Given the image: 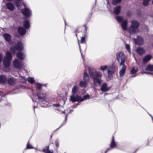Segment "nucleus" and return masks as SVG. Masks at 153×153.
I'll list each match as a JSON object with an SVG mask.
<instances>
[{
  "instance_id": "nucleus-1",
  "label": "nucleus",
  "mask_w": 153,
  "mask_h": 153,
  "mask_svg": "<svg viewBox=\"0 0 153 153\" xmlns=\"http://www.w3.org/2000/svg\"><path fill=\"white\" fill-rule=\"evenodd\" d=\"M89 74L93 79L94 84L96 85H100L102 82L101 78L102 76L101 73L95 70H89Z\"/></svg>"
},
{
  "instance_id": "nucleus-2",
  "label": "nucleus",
  "mask_w": 153,
  "mask_h": 153,
  "mask_svg": "<svg viewBox=\"0 0 153 153\" xmlns=\"http://www.w3.org/2000/svg\"><path fill=\"white\" fill-rule=\"evenodd\" d=\"M116 58L120 65H124L126 57L125 55L123 52H120L117 53Z\"/></svg>"
},
{
  "instance_id": "nucleus-3",
  "label": "nucleus",
  "mask_w": 153,
  "mask_h": 153,
  "mask_svg": "<svg viewBox=\"0 0 153 153\" xmlns=\"http://www.w3.org/2000/svg\"><path fill=\"white\" fill-rule=\"evenodd\" d=\"M131 24L130 25L129 33L131 34H134L137 32V29L139 26V24L137 21H132L131 22Z\"/></svg>"
},
{
  "instance_id": "nucleus-4",
  "label": "nucleus",
  "mask_w": 153,
  "mask_h": 153,
  "mask_svg": "<svg viewBox=\"0 0 153 153\" xmlns=\"http://www.w3.org/2000/svg\"><path fill=\"white\" fill-rule=\"evenodd\" d=\"M6 57L4 58L3 61L5 67H9L10 65L12 59V55L10 53L8 52L6 53Z\"/></svg>"
},
{
  "instance_id": "nucleus-5",
  "label": "nucleus",
  "mask_w": 153,
  "mask_h": 153,
  "mask_svg": "<svg viewBox=\"0 0 153 153\" xmlns=\"http://www.w3.org/2000/svg\"><path fill=\"white\" fill-rule=\"evenodd\" d=\"M22 3L25 7V8L22 10V13L26 17H29L31 15V10L29 9L26 7V4L24 2H22Z\"/></svg>"
},
{
  "instance_id": "nucleus-6",
  "label": "nucleus",
  "mask_w": 153,
  "mask_h": 153,
  "mask_svg": "<svg viewBox=\"0 0 153 153\" xmlns=\"http://www.w3.org/2000/svg\"><path fill=\"white\" fill-rule=\"evenodd\" d=\"M23 49V45L22 43L20 42H18L17 45H16L15 47H12L10 48L11 51L14 53H15L16 50L21 51Z\"/></svg>"
},
{
  "instance_id": "nucleus-7",
  "label": "nucleus",
  "mask_w": 153,
  "mask_h": 153,
  "mask_svg": "<svg viewBox=\"0 0 153 153\" xmlns=\"http://www.w3.org/2000/svg\"><path fill=\"white\" fill-rule=\"evenodd\" d=\"M70 100L72 102H80L82 101V100H81V97L78 95H75V94H72L70 96Z\"/></svg>"
},
{
  "instance_id": "nucleus-8",
  "label": "nucleus",
  "mask_w": 153,
  "mask_h": 153,
  "mask_svg": "<svg viewBox=\"0 0 153 153\" xmlns=\"http://www.w3.org/2000/svg\"><path fill=\"white\" fill-rule=\"evenodd\" d=\"M13 65L15 68L18 69L22 68L23 65L22 62L19 61L17 59H15L13 61Z\"/></svg>"
},
{
  "instance_id": "nucleus-9",
  "label": "nucleus",
  "mask_w": 153,
  "mask_h": 153,
  "mask_svg": "<svg viewBox=\"0 0 153 153\" xmlns=\"http://www.w3.org/2000/svg\"><path fill=\"white\" fill-rule=\"evenodd\" d=\"M134 40L136 44L139 45H142L143 43V39L140 37H137V39H134Z\"/></svg>"
},
{
  "instance_id": "nucleus-10",
  "label": "nucleus",
  "mask_w": 153,
  "mask_h": 153,
  "mask_svg": "<svg viewBox=\"0 0 153 153\" xmlns=\"http://www.w3.org/2000/svg\"><path fill=\"white\" fill-rule=\"evenodd\" d=\"M37 94L39 98L43 99L45 100L47 99L45 97V92H41L39 93L37 92Z\"/></svg>"
},
{
  "instance_id": "nucleus-11",
  "label": "nucleus",
  "mask_w": 153,
  "mask_h": 153,
  "mask_svg": "<svg viewBox=\"0 0 153 153\" xmlns=\"http://www.w3.org/2000/svg\"><path fill=\"white\" fill-rule=\"evenodd\" d=\"M110 89V88L108 87L107 83H105L102 84L101 90L103 92H105L108 91Z\"/></svg>"
},
{
  "instance_id": "nucleus-12",
  "label": "nucleus",
  "mask_w": 153,
  "mask_h": 153,
  "mask_svg": "<svg viewBox=\"0 0 153 153\" xmlns=\"http://www.w3.org/2000/svg\"><path fill=\"white\" fill-rule=\"evenodd\" d=\"M114 72V68L113 67H110L108 69V77L111 76Z\"/></svg>"
},
{
  "instance_id": "nucleus-13",
  "label": "nucleus",
  "mask_w": 153,
  "mask_h": 153,
  "mask_svg": "<svg viewBox=\"0 0 153 153\" xmlns=\"http://www.w3.org/2000/svg\"><path fill=\"white\" fill-rule=\"evenodd\" d=\"M16 56L18 59L21 60L24 59L25 58V55L21 52H19L17 53L16 54Z\"/></svg>"
},
{
  "instance_id": "nucleus-14",
  "label": "nucleus",
  "mask_w": 153,
  "mask_h": 153,
  "mask_svg": "<svg viewBox=\"0 0 153 153\" xmlns=\"http://www.w3.org/2000/svg\"><path fill=\"white\" fill-rule=\"evenodd\" d=\"M122 65V68L120 71V75L121 77L123 76L124 74L126 68V67L125 65Z\"/></svg>"
},
{
  "instance_id": "nucleus-15",
  "label": "nucleus",
  "mask_w": 153,
  "mask_h": 153,
  "mask_svg": "<svg viewBox=\"0 0 153 153\" xmlns=\"http://www.w3.org/2000/svg\"><path fill=\"white\" fill-rule=\"evenodd\" d=\"M18 32L21 35H23L25 33L26 30L23 27H20L18 28Z\"/></svg>"
},
{
  "instance_id": "nucleus-16",
  "label": "nucleus",
  "mask_w": 153,
  "mask_h": 153,
  "mask_svg": "<svg viewBox=\"0 0 153 153\" xmlns=\"http://www.w3.org/2000/svg\"><path fill=\"white\" fill-rule=\"evenodd\" d=\"M117 146L116 143L115 142L114 137L113 136L112 138V140L110 146L111 149H113Z\"/></svg>"
},
{
  "instance_id": "nucleus-17",
  "label": "nucleus",
  "mask_w": 153,
  "mask_h": 153,
  "mask_svg": "<svg viewBox=\"0 0 153 153\" xmlns=\"http://www.w3.org/2000/svg\"><path fill=\"white\" fill-rule=\"evenodd\" d=\"M7 8L10 10H13L14 9V7L13 4L11 3H8L6 4Z\"/></svg>"
},
{
  "instance_id": "nucleus-18",
  "label": "nucleus",
  "mask_w": 153,
  "mask_h": 153,
  "mask_svg": "<svg viewBox=\"0 0 153 153\" xmlns=\"http://www.w3.org/2000/svg\"><path fill=\"white\" fill-rule=\"evenodd\" d=\"M137 53L140 55L143 54L145 52L144 49L142 48L139 47L137 49Z\"/></svg>"
},
{
  "instance_id": "nucleus-19",
  "label": "nucleus",
  "mask_w": 153,
  "mask_h": 153,
  "mask_svg": "<svg viewBox=\"0 0 153 153\" xmlns=\"http://www.w3.org/2000/svg\"><path fill=\"white\" fill-rule=\"evenodd\" d=\"M128 22L126 21H123L121 24V27L123 30H125L127 28Z\"/></svg>"
},
{
  "instance_id": "nucleus-20",
  "label": "nucleus",
  "mask_w": 153,
  "mask_h": 153,
  "mask_svg": "<svg viewBox=\"0 0 153 153\" xmlns=\"http://www.w3.org/2000/svg\"><path fill=\"white\" fill-rule=\"evenodd\" d=\"M4 37L6 41L8 42L10 41L11 38V36L10 34L7 33H5L4 35Z\"/></svg>"
},
{
  "instance_id": "nucleus-21",
  "label": "nucleus",
  "mask_w": 153,
  "mask_h": 153,
  "mask_svg": "<svg viewBox=\"0 0 153 153\" xmlns=\"http://www.w3.org/2000/svg\"><path fill=\"white\" fill-rule=\"evenodd\" d=\"M88 81H87L84 80V81H81L79 82V85L82 87H86L87 85V83Z\"/></svg>"
},
{
  "instance_id": "nucleus-22",
  "label": "nucleus",
  "mask_w": 153,
  "mask_h": 153,
  "mask_svg": "<svg viewBox=\"0 0 153 153\" xmlns=\"http://www.w3.org/2000/svg\"><path fill=\"white\" fill-rule=\"evenodd\" d=\"M120 6H119L115 7L114 8V13L116 15H117L119 14L120 12Z\"/></svg>"
},
{
  "instance_id": "nucleus-23",
  "label": "nucleus",
  "mask_w": 153,
  "mask_h": 153,
  "mask_svg": "<svg viewBox=\"0 0 153 153\" xmlns=\"http://www.w3.org/2000/svg\"><path fill=\"white\" fill-rule=\"evenodd\" d=\"M42 151L45 153H53V151H51L49 150V146H46V148L43 149Z\"/></svg>"
},
{
  "instance_id": "nucleus-24",
  "label": "nucleus",
  "mask_w": 153,
  "mask_h": 153,
  "mask_svg": "<svg viewBox=\"0 0 153 153\" xmlns=\"http://www.w3.org/2000/svg\"><path fill=\"white\" fill-rule=\"evenodd\" d=\"M152 58V56L150 55L146 56L143 59V62L145 63L149 61Z\"/></svg>"
},
{
  "instance_id": "nucleus-25",
  "label": "nucleus",
  "mask_w": 153,
  "mask_h": 153,
  "mask_svg": "<svg viewBox=\"0 0 153 153\" xmlns=\"http://www.w3.org/2000/svg\"><path fill=\"white\" fill-rule=\"evenodd\" d=\"M6 78L4 75L0 76V83H4L6 82Z\"/></svg>"
},
{
  "instance_id": "nucleus-26",
  "label": "nucleus",
  "mask_w": 153,
  "mask_h": 153,
  "mask_svg": "<svg viewBox=\"0 0 153 153\" xmlns=\"http://www.w3.org/2000/svg\"><path fill=\"white\" fill-rule=\"evenodd\" d=\"M138 68L136 67H134L132 68L130 72L131 74H133L136 73L138 71Z\"/></svg>"
},
{
  "instance_id": "nucleus-27",
  "label": "nucleus",
  "mask_w": 153,
  "mask_h": 153,
  "mask_svg": "<svg viewBox=\"0 0 153 153\" xmlns=\"http://www.w3.org/2000/svg\"><path fill=\"white\" fill-rule=\"evenodd\" d=\"M24 26L26 29H28L30 27V24L29 22L27 21H24Z\"/></svg>"
},
{
  "instance_id": "nucleus-28",
  "label": "nucleus",
  "mask_w": 153,
  "mask_h": 153,
  "mask_svg": "<svg viewBox=\"0 0 153 153\" xmlns=\"http://www.w3.org/2000/svg\"><path fill=\"white\" fill-rule=\"evenodd\" d=\"M83 78L84 80L89 81V77L87 72H85L84 74Z\"/></svg>"
},
{
  "instance_id": "nucleus-29",
  "label": "nucleus",
  "mask_w": 153,
  "mask_h": 153,
  "mask_svg": "<svg viewBox=\"0 0 153 153\" xmlns=\"http://www.w3.org/2000/svg\"><path fill=\"white\" fill-rule=\"evenodd\" d=\"M28 81L30 83L33 84L35 82V80L33 77H28L27 79Z\"/></svg>"
},
{
  "instance_id": "nucleus-30",
  "label": "nucleus",
  "mask_w": 153,
  "mask_h": 153,
  "mask_svg": "<svg viewBox=\"0 0 153 153\" xmlns=\"http://www.w3.org/2000/svg\"><path fill=\"white\" fill-rule=\"evenodd\" d=\"M145 70L148 71H153V65H148L146 67Z\"/></svg>"
},
{
  "instance_id": "nucleus-31",
  "label": "nucleus",
  "mask_w": 153,
  "mask_h": 153,
  "mask_svg": "<svg viewBox=\"0 0 153 153\" xmlns=\"http://www.w3.org/2000/svg\"><path fill=\"white\" fill-rule=\"evenodd\" d=\"M78 88V87L76 85L73 86L72 89V94H75L76 93Z\"/></svg>"
},
{
  "instance_id": "nucleus-32",
  "label": "nucleus",
  "mask_w": 153,
  "mask_h": 153,
  "mask_svg": "<svg viewBox=\"0 0 153 153\" xmlns=\"http://www.w3.org/2000/svg\"><path fill=\"white\" fill-rule=\"evenodd\" d=\"M8 82L10 85H12L15 82L14 79L13 78H10L8 79Z\"/></svg>"
},
{
  "instance_id": "nucleus-33",
  "label": "nucleus",
  "mask_w": 153,
  "mask_h": 153,
  "mask_svg": "<svg viewBox=\"0 0 153 153\" xmlns=\"http://www.w3.org/2000/svg\"><path fill=\"white\" fill-rule=\"evenodd\" d=\"M108 67L107 65H102L100 67V69L101 71H104L107 69Z\"/></svg>"
},
{
  "instance_id": "nucleus-34",
  "label": "nucleus",
  "mask_w": 153,
  "mask_h": 153,
  "mask_svg": "<svg viewBox=\"0 0 153 153\" xmlns=\"http://www.w3.org/2000/svg\"><path fill=\"white\" fill-rule=\"evenodd\" d=\"M20 80V81L23 83H25L26 82V79L25 78L22 76H20L19 77Z\"/></svg>"
},
{
  "instance_id": "nucleus-35",
  "label": "nucleus",
  "mask_w": 153,
  "mask_h": 153,
  "mask_svg": "<svg viewBox=\"0 0 153 153\" xmlns=\"http://www.w3.org/2000/svg\"><path fill=\"white\" fill-rule=\"evenodd\" d=\"M121 0H113L112 4L114 5H116L118 3L120 2Z\"/></svg>"
},
{
  "instance_id": "nucleus-36",
  "label": "nucleus",
  "mask_w": 153,
  "mask_h": 153,
  "mask_svg": "<svg viewBox=\"0 0 153 153\" xmlns=\"http://www.w3.org/2000/svg\"><path fill=\"white\" fill-rule=\"evenodd\" d=\"M116 19L118 22H121L123 18L122 17L118 16L116 17Z\"/></svg>"
},
{
  "instance_id": "nucleus-37",
  "label": "nucleus",
  "mask_w": 153,
  "mask_h": 153,
  "mask_svg": "<svg viewBox=\"0 0 153 153\" xmlns=\"http://www.w3.org/2000/svg\"><path fill=\"white\" fill-rule=\"evenodd\" d=\"M68 115V114H66V116H65V120L61 124V125L58 128H60L66 122V120H67V118Z\"/></svg>"
},
{
  "instance_id": "nucleus-38",
  "label": "nucleus",
  "mask_w": 153,
  "mask_h": 153,
  "mask_svg": "<svg viewBox=\"0 0 153 153\" xmlns=\"http://www.w3.org/2000/svg\"><path fill=\"white\" fill-rule=\"evenodd\" d=\"M37 86L36 88V90L38 91L39 89H40L41 88L42 86L44 85L40 84L39 83H37Z\"/></svg>"
},
{
  "instance_id": "nucleus-39",
  "label": "nucleus",
  "mask_w": 153,
  "mask_h": 153,
  "mask_svg": "<svg viewBox=\"0 0 153 153\" xmlns=\"http://www.w3.org/2000/svg\"><path fill=\"white\" fill-rule=\"evenodd\" d=\"M144 1L143 2V4L145 6H147L149 3V2L151 0H143Z\"/></svg>"
},
{
  "instance_id": "nucleus-40",
  "label": "nucleus",
  "mask_w": 153,
  "mask_h": 153,
  "mask_svg": "<svg viewBox=\"0 0 153 153\" xmlns=\"http://www.w3.org/2000/svg\"><path fill=\"white\" fill-rule=\"evenodd\" d=\"M89 97L90 96L89 95H86L84 96L83 98H82L81 97V100H82V101L85 100L89 99Z\"/></svg>"
},
{
  "instance_id": "nucleus-41",
  "label": "nucleus",
  "mask_w": 153,
  "mask_h": 153,
  "mask_svg": "<svg viewBox=\"0 0 153 153\" xmlns=\"http://www.w3.org/2000/svg\"><path fill=\"white\" fill-rule=\"evenodd\" d=\"M126 49L128 50V51L129 52V53L131 54V50L130 49V47L129 45L128 44H126Z\"/></svg>"
},
{
  "instance_id": "nucleus-42",
  "label": "nucleus",
  "mask_w": 153,
  "mask_h": 153,
  "mask_svg": "<svg viewBox=\"0 0 153 153\" xmlns=\"http://www.w3.org/2000/svg\"><path fill=\"white\" fill-rule=\"evenodd\" d=\"M33 147L32 146L30 145L29 144V142L27 144V149H33Z\"/></svg>"
},
{
  "instance_id": "nucleus-43",
  "label": "nucleus",
  "mask_w": 153,
  "mask_h": 153,
  "mask_svg": "<svg viewBox=\"0 0 153 153\" xmlns=\"http://www.w3.org/2000/svg\"><path fill=\"white\" fill-rule=\"evenodd\" d=\"M85 42V38L84 37H82L81 39V43H84Z\"/></svg>"
},
{
  "instance_id": "nucleus-44",
  "label": "nucleus",
  "mask_w": 153,
  "mask_h": 153,
  "mask_svg": "<svg viewBox=\"0 0 153 153\" xmlns=\"http://www.w3.org/2000/svg\"><path fill=\"white\" fill-rule=\"evenodd\" d=\"M56 143V146L57 147H58L59 146V143L57 140H56L55 141Z\"/></svg>"
},
{
  "instance_id": "nucleus-45",
  "label": "nucleus",
  "mask_w": 153,
  "mask_h": 153,
  "mask_svg": "<svg viewBox=\"0 0 153 153\" xmlns=\"http://www.w3.org/2000/svg\"><path fill=\"white\" fill-rule=\"evenodd\" d=\"M53 105L55 107H58L60 106V105L59 104H53Z\"/></svg>"
},
{
  "instance_id": "nucleus-46",
  "label": "nucleus",
  "mask_w": 153,
  "mask_h": 153,
  "mask_svg": "<svg viewBox=\"0 0 153 153\" xmlns=\"http://www.w3.org/2000/svg\"><path fill=\"white\" fill-rule=\"evenodd\" d=\"M20 3L19 2H16L15 4L16 5V6H17V7H18L20 5Z\"/></svg>"
},
{
  "instance_id": "nucleus-47",
  "label": "nucleus",
  "mask_w": 153,
  "mask_h": 153,
  "mask_svg": "<svg viewBox=\"0 0 153 153\" xmlns=\"http://www.w3.org/2000/svg\"><path fill=\"white\" fill-rule=\"evenodd\" d=\"M143 73H145L146 74H152V75L153 74L152 73L150 72H144Z\"/></svg>"
},
{
  "instance_id": "nucleus-48",
  "label": "nucleus",
  "mask_w": 153,
  "mask_h": 153,
  "mask_svg": "<svg viewBox=\"0 0 153 153\" xmlns=\"http://www.w3.org/2000/svg\"><path fill=\"white\" fill-rule=\"evenodd\" d=\"M2 58V54L0 53V62H1V61Z\"/></svg>"
},
{
  "instance_id": "nucleus-49",
  "label": "nucleus",
  "mask_w": 153,
  "mask_h": 153,
  "mask_svg": "<svg viewBox=\"0 0 153 153\" xmlns=\"http://www.w3.org/2000/svg\"><path fill=\"white\" fill-rule=\"evenodd\" d=\"M78 44H79V46L80 51H81V48H80V44H79V40H78Z\"/></svg>"
},
{
  "instance_id": "nucleus-50",
  "label": "nucleus",
  "mask_w": 153,
  "mask_h": 153,
  "mask_svg": "<svg viewBox=\"0 0 153 153\" xmlns=\"http://www.w3.org/2000/svg\"><path fill=\"white\" fill-rule=\"evenodd\" d=\"M110 148H108V149L105 151V153H106V152H107V151H108V150H110Z\"/></svg>"
},
{
  "instance_id": "nucleus-51",
  "label": "nucleus",
  "mask_w": 153,
  "mask_h": 153,
  "mask_svg": "<svg viewBox=\"0 0 153 153\" xmlns=\"http://www.w3.org/2000/svg\"><path fill=\"white\" fill-rule=\"evenodd\" d=\"M62 114H65V111H62Z\"/></svg>"
},
{
  "instance_id": "nucleus-52",
  "label": "nucleus",
  "mask_w": 153,
  "mask_h": 153,
  "mask_svg": "<svg viewBox=\"0 0 153 153\" xmlns=\"http://www.w3.org/2000/svg\"><path fill=\"white\" fill-rule=\"evenodd\" d=\"M32 100H33V102H34V100H35L34 98H33V97H32Z\"/></svg>"
},
{
  "instance_id": "nucleus-53",
  "label": "nucleus",
  "mask_w": 153,
  "mask_h": 153,
  "mask_svg": "<svg viewBox=\"0 0 153 153\" xmlns=\"http://www.w3.org/2000/svg\"><path fill=\"white\" fill-rule=\"evenodd\" d=\"M73 111L71 110H70V113H71V111Z\"/></svg>"
},
{
  "instance_id": "nucleus-54",
  "label": "nucleus",
  "mask_w": 153,
  "mask_h": 153,
  "mask_svg": "<svg viewBox=\"0 0 153 153\" xmlns=\"http://www.w3.org/2000/svg\"><path fill=\"white\" fill-rule=\"evenodd\" d=\"M107 2H108V3H109V1H108V0H107Z\"/></svg>"
},
{
  "instance_id": "nucleus-55",
  "label": "nucleus",
  "mask_w": 153,
  "mask_h": 153,
  "mask_svg": "<svg viewBox=\"0 0 153 153\" xmlns=\"http://www.w3.org/2000/svg\"><path fill=\"white\" fill-rule=\"evenodd\" d=\"M1 91H0V94H1Z\"/></svg>"
},
{
  "instance_id": "nucleus-56",
  "label": "nucleus",
  "mask_w": 153,
  "mask_h": 153,
  "mask_svg": "<svg viewBox=\"0 0 153 153\" xmlns=\"http://www.w3.org/2000/svg\"><path fill=\"white\" fill-rule=\"evenodd\" d=\"M85 69H86L85 66Z\"/></svg>"
},
{
  "instance_id": "nucleus-57",
  "label": "nucleus",
  "mask_w": 153,
  "mask_h": 153,
  "mask_svg": "<svg viewBox=\"0 0 153 153\" xmlns=\"http://www.w3.org/2000/svg\"><path fill=\"white\" fill-rule=\"evenodd\" d=\"M152 4H153V1H152Z\"/></svg>"
},
{
  "instance_id": "nucleus-58",
  "label": "nucleus",
  "mask_w": 153,
  "mask_h": 153,
  "mask_svg": "<svg viewBox=\"0 0 153 153\" xmlns=\"http://www.w3.org/2000/svg\"><path fill=\"white\" fill-rule=\"evenodd\" d=\"M76 36H77V34H76Z\"/></svg>"
},
{
  "instance_id": "nucleus-59",
  "label": "nucleus",
  "mask_w": 153,
  "mask_h": 153,
  "mask_svg": "<svg viewBox=\"0 0 153 153\" xmlns=\"http://www.w3.org/2000/svg\"><path fill=\"white\" fill-rule=\"evenodd\" d=\"M65 24H66V22L65 21Z\"/></svg>"
},
{
  "instance_id": "nucleus-60",
  "label": "nucleus",
  "mask_w": 153,
  "mask_h": 153,
  "mask_svg": "<svg viewBox=\"0 0 153 153\" xmlns=\"http://www.w3.org/2000/svg\"><path fill=\"white\" fill-rule=\"evenodd\" d=\"M1 101V100H0V102Z\"/></svg>"
}]
</instances>
